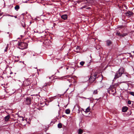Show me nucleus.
Instances as JSON below:
<instances>
[{
  "label": "nucleus",
  "instance_id": "c756f323",
  "mask_svg": "<svg viewBox=\"0 0 134 134\" xmlns=\"http://www.w3.org/2000/svg\"><path fill=\"white\" fill-rule=\"evenodd\" d=\"M71 81V80L70 79H68L67 80V83L70 82Z\"/></svg>",
  "mask_w": 134,
  "mask_h": 134
},
{
  "label": "nucleus",
  "instance_id": "20e7f679",
  "mask_svg": "<svg viewBox=\"0 0 134 134\" xmlns=\"http://www.w3.org/2000/svg\"><path fill=\"white\" fill-rule=\"evenodd\" d=\"M31 81L30 79L28 78L25 80L23 82V84L24 86H27L30 84Z\"/></svg>",
  "mask_w": 134,
  "mask_h": 134
},
{
  "label": "nucleus",
  "instance_id": "cd10ccee",
  "mask_svg": "<svg viewBox=\"0 0 134 134\" xmlns=\"http://www.w3.org/2000/svg\"><path fill=\"white\" fill-rule=\"evenodd\" d=\"M80 47L77 46V47H76V50H80Z\"/></svg>",
  "mask_w": 134,
  "mask_h": 134
},
{
  "label": "nucleus",
  "instance_id": "4be33fe9",
  "mask_svg": "<svg viewBox=\"0 0 134 134\" xmlns=\"http://www.w3.org/2000/svg\"><path fill=\"white\" fill-rule=\"evenodd\" d=\"M83 130L81 129H80L79 130L78 133L79 134H82L83 133Z\"/></svg>",
  "mask_w": 134,
  "mask_h": 134
},
{
  "label": "nucleus",
  "instance_id": "5701e85b",
  "mask_svg": "<svg viewBox=\"0 0 134 134\" xmlns=\"http://www.w3.org/2000/svg\"><path fill=\"white\" fill-rule=\"evenodd\" d=\"M8 44L7 45L6 47H5V48L4 49V52H7V51L8 50Z\"/></svg>",
  "mask_w": 134,
  "mask_h": 134
},
{
  "label": "nucleus",
  "instance_id": "393cba45",
  "mask_svg": "<svg viewBox=\"0 0 134 134\" xmlns=\"http://www.w3.org/2000/svg\"><path fill=\"white\" fill-rule=\"evenodd\" d=\"M85 62H83V61H82L80 63V64L81 66H83V65L84 64H85Z\"/></svg>",
  "mask_w": 134,
  "mask_h": 134
},
{
  "label": "nucleus",
  "instance_id": "6ab92c4d",
  "mask_svg": "<svg viewBox=\"0 0 134 134\" xmlns=\"http://www.w3.org/2000/svg\"><path fill=\"white\" fill-rule=\"evenodd\" d=\"M98 92L97 91V90H95L94 91L93 94L94 95L97 94H98Z\"/></svg>",
  "mask_w": 134,
  "mask_h": 134
},
{
  "label": "nucleus",
  "instance_id": "37998d69",
  "mask_svg": "<svg viewBox=\"0 0 134 134\" xmlns=\"http://www.w3.org/2000/svg\"><path fill=\"white\" fill-rule=\"evenodd\" d=\"M23 63H24V62H23Z\"/></svg>",
  "mask_w": 134,
  "mask_h": 134
},
{
  "label": "nucleus",
  "instance_id": "f3484780",
  "mask_svg": "<svg viewBox=\"0 0 134 134\" xmlns=\"http://www.w3.org/2000/svg\"><path fill=\"white\" fill-rule=\"evenodd\" d=\"M57 85L58 86H61L62 83L60 82H58L57 83Z\"/></svg>",
  "mask_w": 134,
  "mask_h": 134
},
{
  "label": "nucleus",
  "instance_id": "ea45409f",
  "mask_svg": "<svg viewBox=\"0 0 134 134\" xmlns=\"http://www.w3.org/2000/svg\"><path fill=\"white\" fill-rule=\"evenodd\" d=\"M46 134H50L49 133H47Z\"/></svg>",
  "mask_w": 134,
  "mask_h": 134
},
{
  "label": "nucleus",
  "instance_id": "f704fd0d",
  "mask_svg": "<svg viewBox=\"0 0 134 134\" xmlns=\"http://www.w3.org/2000/svg\"><path fill=\"white\" fill-rule=\"evenodd\" d=\"M76 52L77 53H79V51H76Z\"/></svg>",
  "mask_w": 134,
  "mask_h": 134
},
{
  "label": "nucleus",
  "instance_id": "1a4fd4ad",
  "mask_svg": "<svg viewBox=\"0 0 134 134\" xmlns=\"http://www.w3.org/2000/svg\"><path fill=\"white\" fill-rule=\"evenodd\" d=\"M107 45V46H109L111 44L112 42L110 40H108L106 41Z\"/></svg>",
  "mask_w": 134,
  "mask_h": 134
},
{
  "label": "nucleus",
  "instance_id": "72a5a7b5",
  "mask_svg": "<svg viewBox=\"0 0 134 134\" xmlns=\"http://www.w3.org/2000/svg\"><path fill=\"white\" fill-rule=\"evenodd\" d=\"M9 15L10 16H11V17H14V16H13V15Z\"/></svg>",
  "mask_w": 134,
  "mask_h": 134
},
{
  "label": "nucleus",
  "instance_id": "c9c22d12",
  "mask_svg": "<svg viewBox=\"0 0 134 134\" xmlns=\"http://www.w3.org/2000/svg\"><path fill=\"white\" fill-rule=\"evenodd\" d=\"M87 1H92L93 0H86Z\"/></svg>",
  "mask_w": 134,
  "mask_h": 134
},
{
  "label": "nucleus",
  "instance_id": "423d86ee",
  "mask_svg": "<svg viewBox=\"0 0 134 134\" xmlns=\"http://www.w3.org/2000/svg\"><path fill=\"white\" fill-rule=\"evenodd\" d=\"M133 12L129 11L127 12L125 14L126 16H131L132 15H133Z\"/></svg>",
  "mask_w": 134,
  "mask_h": 134
},
{
  "label": "nucleus",
  "instance_id": "f257e3e1",
  "mask_svg": "<svg viewBox=\"0 0 134 134\" xmlns=\"http://www.w3.org/2000/svg\"><path fill=\"white\" fill-rule=\"evenodd\" d=\"M124 69L123 67H121L115 74L114 79H116L121 76L124 74Z\"/></svg>",
  "mask_w": 134,
  "mask_h": 134
},
{
  "label": "nucleus",
  "instance_id": "6e6552de",
  "mask_svg": "<svg viewBox=\"0 0 134 134\" xmlns=\"http://www.w3.org/2000/svg\"><path fill=\"white\" fill-rule=\"evenodd\" d=\"M61 18L62 19L66 20L68 18V15L67 14L63 15L61 16Z\"/></svg>",
  "mask_w": 134,
  "mask_h": 134
},
{
  "label": "nucleus",
  "instance_id": "b1692460",
  "mask_svg": "<svg viewBox=\"0 0 134 134\" xmlns=\"http://www.w3.org/2000/svg\"><path fill=\"white\" fill-rule=\"evenodd\" d=\"M124 74L123 76L124 77L126 76V77H128L129 76V74L127 73L124 74Z\"/></svg>",
  "mask_w": 134,
  "mask_h": 134
},
{
  "label": "nucleus",
  "instance_id": "9b49d317",
  "mask_svg": "<svg viewBox=\"0 0 134 134\" xmlns=\"http://www.w3.org/2000/svg\"><path fill=\"white\" fill-rule=\"evenodd\" d=\"M10 118V116L9 115H7L4 118V120L5 121H8Z\"/></svg>",
  "mask_w": 134,
  "mask_h": 134
},
{
  "label": "nucleus",
  "instance_id": "4468645a",
  "mask_svg": "<svg viewBox=\"0 0 134 134\" xmlns=\"http://www.w3.org/2000/svg\"><path fill=\"white\" fill-rule=\"evenodd\" d=\"M20 8V7L18 5H16L15 7V9L16 11H18Z\"/></svg>",
  "mask_w": 134,
  "mask_h": 134
},
{
  "label": "nucleus",
  "instance_id": "412c9836",
  "mask_svg": "<svg viewBox=\"0 0 134 134\" xmlns=\"http://www.w3.org/2000/svg\"><path fill=\"white\" fill-rule=\"evenodd\" d=\"M128 34L127 33H124L123 34H121V37H124L125 36H126V35H127Z\"/></svg>",
  "mask_w": 134,
  "mask_h": 134
},
{
  "label": "nucleus",
  "instance_id": "79ce46f5",
  "mask_svg": "<svg viewBox=\"0 0 134 134\" xmlns=\"http://www.w3.org/2000/svg\"><path fill=\"white\" fill-rule=\"evenodd\" d=\"M73 80H74V79H73Z\"/></svg>",
  "mask_w": 134,
  "mask_h": 134
},
{
  "label": "nucleus",
  "instance_id": "2eb2a0df",
  "mask_svg": "<svg viewBox=\"0 0 134 134\" xmlns=\"http://www.w3.org/2000/svg\"><path fill=\"white\" fill-rule=\"evenodd\" d=\"M70 110L69 109H66L65 111V113L67 114H70Z\"/></svg>",
  "mask_w": 134,
  "mask_h": 134
},
{
  "label": "nucleus",
  "instance_id": "0eeeda50",
  "mask_svg": "<svg viewBox=\"0 0 134 134\" xmlns=\"http://www.w3.org/2000/svg\"><path fill=\"white\" fill-rule=\"evenodd\" d=\"M21 23L22 25V26L23 27H25L26 26V25L25 24V20L23 19V20L21 21Z\"/></svg>",
  "mask_w": 134,
  "mask_h": 134
},
{
  "label": "nucleus",
  "instance_id": "4c0bfd02",
  "mask_svg": "<svg viewBox=\"0 0 134 134\" xmlns=\"http://www.w3.org/2000/svg\"><path fill=\"white\" fill-rule=\"evenodd\" d=\"M66 69H68V67H66Z\"/></svg>",
  "mask_w": 134,
  "mask_h": 134
},
{
  "label": "nucleus",
  "instance_id": "2f4dec72",
  "mask_svg": "<svg viewBox=\"0 0 134 134\" xmlns=\"http://www.w3.org/2000/svg\"><path fill=\"white\" fill-rule=\"evenodd\" d=\"M18 60H15V61H14V62H18Z\"/></svg>",
  "mask_w": 134,
  "mask_h": 134
},
{
  "label": "nucleus",
  "instance_id": "473e14b6",
  "mask_svg": "<svg viewBox=\"0 0 134 134\" xmlns=\"http://www.w3.org/2000/svg\"><path fill=\"white\" fill-rule=\"evenodd\" d=\"M14 17H15V18H17V17L16 16H14Z\"/></svg>",
  "mask_w": 134,
  "mask_h": 134
},
{
  "label": "nucleus",
  "instance_id": "ddd939ff",
  "mask_svg": "<svg viewBox=\"0 0 134 134\" xmlns=\"http://www.w3.org/2000/svg\"><path fill=\"white\" fill-rule=\"evenodd\" d=\"M51 85L49 83H46L45 85H44L43 86V89L46 88V87L47 86H50Z\"/></svg>",
  "mask_w": 134,
  "mask_h": 134
},
{
  "label": "nucleus",
  "instance_id": "7c9ffc66",
  "mask_svg": "<svg viewBox=\"0 0 134 134\" xmlns=\"http://www.w3.org/2000/svg\"><path fill=\"white\" fill-rule=\"evenodd\" d=\"M37 100H39V98H38L36 97V98H35Z\"/></svg>",
  "mask_w": 134,
  "mask_h": 134
},
{
  "label": "nucleus",
  "instance_id": "7ed1b4c3",
  "mask_svg": "<svg viewBox=\"0 0 134 134\" xmlns=\"http://www.w3.org/2000/svg\"><path fill=\"white\" fill-rule=\"evenodd\" d=\"M97 77V75L94 74L93 75H91L89 79V84H91L94 82Z\"/></svg>",
  "mask_w": 134,
  "mask_h": 134
},
{
  "label": "nucleus",
  "instance_id": "e433bc0d",
  "mask_svg": "<svg viewBox=\"0 0 134 134\" xmlns=\"http://www.w3.org/2000/svg\"><path fill=\"white\" fill-rule=\"evenodd\" d=\"M16 57H17V58H19V57L18 56Z\"/></svg>",
  "mask_w": 134,
  "mask_h": 134
},
{
  "label": "nucleus",
  "instance_id": "f8f14e48",
  "mask_svg": "<svg viewBox=\"0 0 134 134\" xmlns=\"http://www.w3.org/2000/svg\"><path fill=\"white\" fill-rule=\"evenodd\" d=\"M110 90L111 92L113 93V95H114L116 92L115 89L114 88H111Z\"/></svg>",
  "mask_w": 134,
  "mask_h": 134
},
{
  "label": "nucleus",
  "instance_id": "f03ea898",
  "mask_svg": "<svg viewBox=\"0 0 134 134\" xmlns=\"http://www.w3.org/2000/svg\"><path fill=\"white\" fill-rule=\"evenodd\" d=\"M18 44L19 48L21 49H24L26 48L28 46L27 43L22 42H19Z\"/></svg>",
  "mask_w": 134,
  "mask_h": 134
},
{
  "label": "nucleus",
  "instance_id": "c85d7f7f",
  "mask_svg": "<svg viewBox=\"0 0 134 134\" xmlns=\"http://www.w3.org/2000/svg\"><path fill=\"white\" fill-rule=\"evenodd\" d=\"M128 103L129 104H131V102L130 100H129L128 101Z\"/></svg>",
  "mask_w": 134,
  "mask_h": 134
},
{
  "label": "nucleus",
  "instance_id": "a211bd4d",
  "mask_svg": "<svg viewBox=\"0 0 134 134\" xmlns=\"http://www.w3.org/2000/svg\"><path fill=\"white\" fill-rule=\"evenodd\" d=\"M62 127V124L61 123H59L58 125V127L59 128H61Z\"/></svg>",
  "mask_w": 134,
  "mask_h": 134
},
{
  "label": "nucleus",
  "instance_id": "dca6fc26",
  "mask_svg": "<svg viewBox=\"0 0 134 134\" xmlns=\"http://www.w3.org/2000/svg\"><path fill=\"white\" fill-rule=\"evenodd\" d=\"M90 109L89 107H87V108L86 109V111H85V112L87 113L90 111Z\"/></svg>",
  "mask_w": 134,
  "mask_h": 134
},
{
  "label": "nucleus",
  "instance_id": "a878e982",
  "mask_svg": "<svg viewBox=\"0 0 134 134\" xmlns=\"http://www.w3.org/2000/svg\"><path fill=\"white\" fill-rule=\"evenodd\" d=\"M120 83H119V82H118V83H115V84H114V87H116V86L118 85H119V84H120Z\"/></svg>",
  "mask_w": 134,
  "mask_h": 134
},
{
  "label": "nucleus",
  "instance_id": "a19ab883",
  "mask_svg": "<svg viewBox=\"0 0 134 134\" xmlns=\"http://www.w3.org/2000/svg\"><path fill=\"white\" fill-rule=\"evenodd\" d=\"M2 15L0 14V16L1 15Z\"/></svg>",
  "mask_w": 134,
  "mask_h": 134
},
{
  "label": "nucleus",
  "instance_id": "39448f33",
  "mask_svg": "<svg viewBox=\"0 0 134 134\" xmlns=\"http://www.w3.org/2000/svg\"><path fill=\"white\" fill-rule=\"evenodd\" d=\"M32 98L27 97L25 98V102L26 104L29 105L31 104V100Z\"/></svg>",
  "mask_w": 134,
  "mask_h": 134
},
{
  "label": "nucleus",
  "instance_id": "bb28decb",
  "mask_svg": "<svg viewBox=\"0 0 134 134\" xmlns=\"http://www.w3.org/2000/svg\"><path fill=\"white\" fill-rule=\"evenodd\" d=\"M130 94L134 96V92H129Z\"/></svg>",
  "mask_w": 134,
  "mask_h": 134
},
{
  "label": "nucleus",
  "instance_id": "aec40b11",
  "mask_svg": "<svg viewBox=\"0 0 134 134\" xmlns=\"http://www.w3.org/2000/svg\"><path fill=\"white\" fill-rule=\"evenodd\" d=\"M116 35H118L120 37H121V34L120 32L119 31H117V32L116 33Z\"/></svg>",
  "mask_w": 134,
  "mask_h": 134
},
{
  "label": "nucleus",
  "instance_id": "9d476101",
  "mask_svg": "<svg viewBox=\"0 0 134 134\" xmlns=\"http://www.w3.org/2000/svg\"><path fill=\"white\" fill-rule=\"evenodd\" d=\"M128 109V108L126 107H124L122 108V111L123 112H125L127 111Z\"/></svg>",
  "mask_w": 134,
  "mask_h": 134
},
{
  "label": "nucleus",
  "instance_id": "58836bf2",
  "mask_svg": "<svg viewBox=\"0 0 134 134\" xmlns=\"http://www.w3.org/2000/svg\"><path fill=\"white\" fill-rule=\"evenodd\" d=\"M71 85V84H70V85H69L70 86Z\"/></svg>",
  "mask_w": 134,
  "mask_h": 134
}]
</instances>
